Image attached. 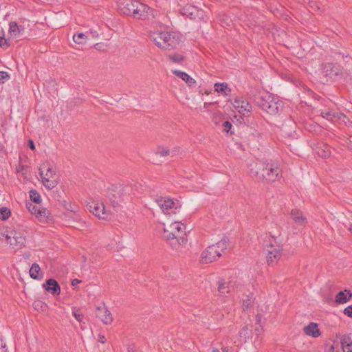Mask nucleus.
<instances>
[{
    "label": "nucleus",
    "mask_w": 352,
    "mask_h": 352,
    "mask_svg": "<svg viewBox=\"0 0 352 352\" xmlns=\"http://www.w3.org/2000/svg\"><path fill=\"white\" fill-rule=\"evenodd\" d=\"M27 208L28 209V210L33 214H34L35 216L37 214L39 209L41 208V207H38L36 205H34L31 203H28L27 204Z\"/></svg>",
    "instance_id": "35"
},
{
    "label": "nucleus",
    "mask_w": 352,
    "mask_h": 352,
    "mask_svg": "<svg viewBox=\"0 0 352 352\" xmlns=\"http://www.w3.org/2000/svg\"><path fill=\"white\" fill-rule=\"evenodd\" d=\"M282 248L277 244H268L266 245V258L268 265H274L282 256Z\"/></svg>",
    "instance_id": "8"
},
{
    "label": "nucleus",
    "mask_w": 352,
    "mask_h": 352,
    "mask_svg": "<svg viewBox=\"0 0 352 352\" xmlns=\"http://www.w3.org/2000/svg\"><path fill=\"white\" fill-rule=\"evenodd\" d=\"M98 342L104 344L107 342L106 338L104 335L100 334L98 336Z\"/></svg>",
    "instance_id": "45"
},
{
    "label": "nucleus",
    "mask_w": 352,
    "mask_h": 352,
    "mask_svg": "<svg viewBox=\"0 0 352 352\" xmlns=\"http://www.w3.org/2000/svg\"><path fill=\"white\" fill-rule=\"evenodd\" d=\"M223 352H232L231 349L229 347H225L223 349Z\"/></svg>",
    "instance_id": "48"
},
{
    "label": "nucleus",
    "mask_w": 352,
    "mask_h": 352,
    "mask_svg": "<svg viewBox=\"0 0 352 352\" xmlns=\"http://www.w3.org/2000/svg\"><path fill=\"white\" fill-rule=\"evenodd\" d=\"M327 66H328L329 67H331V64H329H329L327 65Z\"/></svg>",
    "instance_id": "54"
},
{
    "label": "nucleus",
    "mask_w": 352,
    "mask_h": 352,
    "mask_svg": "<svg viewBox=\"0 0 352 352\" xmlns=\"http://www.w3.org/2000/svg\"><path fill=\"white\" fill-rule=\"evenodd\" d=\"M324 352H338V351L336 350L333 344H327L324 347Z\"/></svg>",
    "instance_id": "38"
},
{
    "label": "nucleus",
    "mask_w": 352,
    "mask_h": 352,
    "mask_svg": "<svg viewBox=\"0 0 352 352\" xmlns=\"http://www.w3.org/2000/svg\"><path fill=\"white\" fill-rule=\"evenodd\" d=\"M211 103H208V102H205L204 103V107L206 108L207 107H208L209 104H210Z\"/></svg>",
    "instance_id": "52"
},
{
    "label": "nucleus",
    "mask_w": 352,
    "mask_h": 352,
    "mask_svg": "<svg viewBox=\"0 0 352 352\" xmlns=\"http://www.w3.org/2000/svg\"><path fill=\"white\" fill-rule=\"evenodd\" d=\"M40 270L41 268L39 265L37 263H33L30 270V277L33 279H37L38 278V272Z\"/></svg>",
    "instance_id": "31"
},
{
    "label": "nucleus",
    "mask_w": 352,
    "mask_h": 352,
    "mask_svg": "<svg viewBox=\"0 0 352 352\" xmlns=\"http://www.w3.org/2000/svg\"><path fill=\"white\" fill-rule=\"evenodd\" d=\"M351 296L350 291L340 292L336 296L335 302L338 304L345 303L350 300Z\"/></svg>",
    "instance_id": "23"
},
{
    "label": "nucleus",
    "mask_w": 352,
    "mask_h": 352,
    "mask_svg": "<svg viewBox=\"0 0 352 352\" xmlns=\"http://www.w3.org/2000/svg\"><path fill=\"white\" fill-rule=\"evenodd\" d=\"M341 346L344 352H352V337L344 335L341 338Z\"/></svg>",
    "instance_id": "22"
},
{
    "label": "nucleus",
    "mask_w": 352,
    "mask_h": 352,
    "mask_svg": "<svg viewBox=\"0 0 352 352\" xmlns=\"http://www.w3.org/2000/svg\"><path fill=\"white\" fill-rule=\"evenodd\" d=\"M25 28L19 23H9L8 36L15 42L22 39L25 35Z\"/></svg>",
    "instance_id": "12"
},
{
    "label": "nucleus",
    "mask_w": 352,
    "mask_h": 352,
    "mask_svg": "<svg viewBox=\"0 0 352 352\" xmlns=\"http://www.w3.org/2000/svg\"><path fill=\"white\" fill-rule=\"evenodd\" d=\"M233 106L243 116L252 111V105L243 98L236 97L234 100Z\"/></svg>",
    "instance_id": "13"
},
{
    "label": "nucleus",
    "mask_w": 352,
    "mask_h": 352,
    "mask_svg": "<svg viewBox=\"0 0 352 352\" xmlns=\"http://www.w3.org/2000/svg\"><path fill=\"white\" fill-rule=\"evenodd\" d=\"M45 289L52 295H59L60 293V287L58 282L52 278L48 279L43 285Z\"/></svg>",
    "instance_id": "17"
},
{
    "label": "nucleus",
    "mask_w": 352,
    "mask_h": 352,
    "mask_svg": "<svg viewBox=\"0 0 352 352\" xmlns=\"http://www.w3.org/2000/svg\"><path fill=\"white\" fill-rule=\"evenodd\" d=\"M316 151L322 158H327L331 155L330 147L325 144H321L320 146H318L316 148Z\"/></svg>",
    "instance_id": "24"
},
{
    "label": "nucleus",
    "mask_w": 352,
    "mask_h": 352,
    "mask_svg": "<svg viewBox=\"0 0 352 352\" xmlns=\"http://www.w3.org/2000/svg\"><path fill=\"white\" fill-rule=\"evenodd\" d=\"M89 209L95 216L100 219H107L109 218V214L102 203L92 201L89 205Z\"/></svg>",
    "instance_id": "10"
},
{
    "label": "nucleus",
    "mask_w": 352,
    "mask_h": 352,
    "mask_svg": "<svg viewBox=\"0 0 352 352\" xmlns=\"http://www.w3.org/2000/svg\"><path fill=\"white\" fill-rule=\"evenodd\" d=\"M10 78V76L6 72H0V83H3L6 79Z\"/></svg>",
    "instance_id": "39"
},
{
    "label": "nucleus",
    "mask_w": 352,
    "mask_h": 352,
    "mask_svg": "<svg viewBox=\"0 0 352 352\" xmlns=\"http://www.w3.org/2000/svg\"><path fill=\"white\" fill-rule=\"evenodd\" d=\"M97 316L105 324H110L113 321L111 311L105 306L97 308Z\"/></svg>",
    "instance_id": "18"
},
{
    "label": "nucleus",
    "mask_w": 352,
    "mask_h": 352,
    "mask_svg": "<svg viewBox=\"0 0 352 352\" xmlns=\"http://www.w3.org/2000/svg\"><path fill=\"white\" fill-rule=\"evenodd\" d=\"M135 3H138V1L121 0L119 2V9L124 14L131 15L133 16L136 7Z\"/></svg>",
    "instance_id": "14"
},
{
    "label": "nucleus",
    "mask_w": 352,
    "mask_h": 352,
    "mask_svg": "<svg viewBox=\"0 0 352 352\" xmlns=\"http://www.w3.org/2000/svg\"><path fill=\"white\" fill-rule=\"evenodd\" d=\"M221 22H224L225 21L228 20V17L227 16H223L222 19H219Z\"/></svg>",
    "instance_id": "49"
},
{
    "label": "nucleus",
    "mask_w": 352,
    "mask_h": 352,
    "mask_svg": "<svg viewBox=\"0 0 352 352\" xmlns=\"http://www.w3.org/2000/svg\"><path fill=\"white\" fill-rule=\"evenodd\" d=\"M6 239L8 243L12 248H21L25 243V239L23 235L16 231L12 230L8 233H2L0 232Z\"/></svg>",
    "instance_id": "7"
},
{
    "label": "nucleus",
    "mask_w": 352,
    "mask_h": 352,
    "mask_svg": "<svg viewBox=\"0 0 352 352\" xmlns=\"http://www.w3.org/2000/svg\"><path fill=\"white\" fill-rule=\"evenodd\" d=\"M320 115L322 118L332 122L339 120L344 121L345 118L343 113L335 110L323 109L321 111Z\"/></svg>",
    "instance_id": "15"
},
{
    "label": "nucleus",
    "mask_w": 352,
    "mask_h": 352,
    "mask_svg": "<svg viewBox=\"0 0 352 352\" xmlns=\"http://www.w3.org/2000/svg\"><path fill=\"white\" fill-rule=\"evenodd\" d=\"M155 203L162 210L163 213L166 214H170V213H175L177 207L173 199L164 197H158L155 199Z\"/></svg>",
    "instance_id": "9"
},
{
    "label": "nucleus",
    "mask_w": 352,
    "mask_h": 352,
    "mask_svg": "<svg viewBox=\"0 0 352 352\" xmlns=\"http://www.w3.org/2000/svg\"><path fill=\"white\" fill-rule=\"evenodd\" d=\"M172 73L175 74L176 76L179 77V78L182 79L184 81L186 82V83L189 86L192 87L194 86L196 83V81L194 78L190 77L188 74H186L184 72H182L180 70H173Z\"/></svg>",
    "instance_id": "21"
},
{
    "label": "nucleus",
    "mask_w": 352,
    "mask_h": 352,
    "mask_svg": "<svg viewBox=\"0 0 352 352\" xmlns=\"http://www.w3.org/2000/svg\"><path fill=\"white\" fill-rule=\"evenodd\" d=\"M0 352H8L7 346L2 338H0Z\"/></svg>",
    "instance_id": "41"
},
{
    "label": "nucleus",
    "mask_w": 352,
    "mask_h": 352,
    "mask_svg": "<svg viewBox=\"0 0 352 352\" xmlns=\"http://www.w3.org/2000/svg\"><path fill=\"white\" fill-rule=\"evenodd\" d=\"M252 298L250 296H248L246 298L243 300L242 307L244 311L248 310V309L252 305Z\"/></svg>",
    "instance_id": "36"
},
{
    "label": "nucleus",
    "mask_w": 352,
    "mask_h": 352,
    "mask_svg": "<svg viewBox=\"0 0 352 352\" xmlns=\"http://www.w3.org/2000/svg\"><path fill=\"white\" fill-rule=\"evenodd\" d=\"M217 289L220 296H226L234 289V283L231 280L219 279L217 283Z\"/></svg>",
    "instance_id": "16"
},
{
    "label": "nucleus",
    "mask_w": 352,
    "mask_h": 352,
    "mask_svg": "<svg viewBox=\"0 0 352 352\" xmlns=\"http://www.w3.org/2000/svg\"><path fill=\"white\" fill-rule=\"evenodd\" d=\"M189 15H190V19H195V18H193V17H192L193 12H190L189 13Z\"/></svg>",
    "instance_id": "51"
},
{
    "label": "nucleus",
    "mask_w": 352,
    "mask_h": 352,
    "mask_svg": "<svg viewBox=\"0 0 352 352\" xmlns=\"http://www.w3.org/2000/svg\"><path fill=\"white\" fill-rule=\"evenodd\" d=\"M186 226L178 221L172 223L168 228H164L163 237L175 250L186 243Z\"/></svg>",
    "instance_id": "3"
},
{
    "label": "nucleus",
    "mask_w": 352,
    "mask_h": 352,
    "mask_svg": "<svg viewBox=\"0 0 352 352\" xmlns=\"http://www.w3.org/2000/svg\"><path fill=\"white\" fill-rule=\"evenodd\" d=\"M87 36L83 33H79L73 36V40L76 43L83 44L87 41Z\"/></svg>",
    "instance_id": "32"
},
{
    "label": "nucleus",
    "mask_w": 352,
    "mask_h": 352,
    "mask_svg": "<svg viewBox=\"0 0 352 352\" xmlns=\"http://www.w3.org/2000/svg\"><path fill=\"white\" fill-rule=\"evenodd\" d=\"M30 197L35 204H40L41 201V195L36 190H31L30 191Z\"/></svg>",
    "instance_id": "33"
},
{
    "label": "nucleus",
    "mask_w": 352,
    "mask_h": 352,
    "mask_svg": "<svg viewBox=\"0 0 352 352\" xmlns=\"http://www.w3.org/2000/svg\"><path fill=\"white\" fill-rule=\"evenodd\" d=\"M73 316H74V318H76V320L77 321H78L79 322H82V320L84 318V316L82 314H80L78 309H76V307H74L73 308Z\"/></svg>",
    "instance_id": "37"
},
{
    "label": "nucleus",
    "mask_w": 352,
    "mask_h": 352,
    "mask_svg": "<svg viewBox=\"0 0 352 352\" xmlns=\"http://www.w3.org/2000/svg\"><path fill=\"white\" fill-rule=\"evenodd\" d=\"M28 146H29V147L30 148L31 150H34L35 149V146H34V143L33 140H30L28 141Z\"/></svg>",
    "instance_id": "46"
},
{
    "label": "nucleus",
    "mask_w": 352,
    "mask_h": 352,
    "mask_svg": "<svg viewBox=\"0 0 352 352\" xmlns=\"http://www.w3.org/2000/svg\"><path fill=\"white\" fill-rule=\"evenodd\" d=\"M257 105L269 114L275 115L283 110V102L269 92H262L255 98Z\"/></svg>",
    "instance_id": "5"
},
{
    "label": "nucleus",
    "mask_w": 352,
    "mask_h": 352,
    "mask_svg": "<svg viewBox=\"0 0 352 352\" xmlns=\"http://www.w3.org/2000/svg\"><path fill=\"white\" fill-rule=\"evenodd\" d=\"M250 174L258 179L274 182L281 177V169L274 162L260 163L250 168Z\"/></svg>",
    "instance_id": "2"
},
{
    "label": "nucleus",
    "mask_w": 352,
    "mask_h": 352,
    "mask_svg": "<svg viewBox=\"0 0 352 352\" xmlns=\"http://www.w3.org/2000/svg\"><path fill=\"white\" fill-rule=\"evenodd\" d=\"M50 211L45 208H41L36 215V217L43 223L48 222L50 219Z\"/></svg>",
    "instance_id": "27"
},
{
    "label": "nucleus",
    "mask_w": 352,
    "mask_h": 352,
    "mask_svg": "<svg viewBox=\"0 0 352 352\" xmlns=\"http://www.w3.org/2000/svg\"><path fill=\"white\" fill-rule=\"evenodd\" d=\"M80 282H81V280H80L76 278V279H74V280H72V285L73 286H76V285H77L78 283H80Z\"/></svg>",
    "instance_id": "47"
},
{
    "label": "nucleus",
    "mask_w": 352,
    "mask_h": 352,
    "mask_svg": "<svg viewBox=\"0 0 352 352\" xmlns=\"http://www.w3.org/2000/svg\"><path fill=\"white\" fill-rule=\"evenodd\" d=\"M135 11L134 12L133 18L139 20H149V16L153 15L150 13L151 8L145 4L135 3Z\"/></svg>",
    "instance_id": "11"
},
{
    "label": "nucleus",
    "mask_w": 352,
    "mask_h": 352,
    "mask_svg": "<svg viewBox=\"0 0 352 352\" xmlns=\"http://www.w3.org/2000/svg\"><path fill=\"white\" fill-rule=\"evenodd\" d=\"M39 175L43 184L48 189L55 188L58 184V176L52 168L48 167L45 173H43V168H40Z\"/></svg>",
    "instance_id": "6"
},
{
    "label": "nucleus",
    "mask_w": 352,
    "mask_h": 352,
    "mask_svg": "<svg viewBox=\"0 0 352 352\" xmlns=\"http://www.w3.org/2000/svg\"><path fill=\"white\" fill-rule=\"evenodd\" d=\"M349 230L351 231V232L352 233V225L350 226V228H349Z\"/></svg>",
    "instance_id": "53"
},
{
    "label": "nucleus",
    "mask_w": 352,
    "mask_h": 352,
    "mask_svg": "<svg viewBox=\"0 0 352 352\" xmlns=\"http://www.w3.org/2000/svg\"><path fill=\"white\" fill-rule=\"evenodd\" d=\"M167 58L169 61L177 64H182L185 59L182 54L178 53L169 54Z\"/></svg>",
    "instance_id": "28"
},
{
    "label": "nucleus",
    "mask_w": 352,
    "mask_h": 352,
    "mask_svg": "<svg viewBox=\"0 0 352 352\" xmlns=\"http://www.w3.org/2000/svg\"><path fill=\"white\" fill-rule=\"evenodd\" d=\"M215 91L220 93L224 96H228L231 93V89L228 87L226 82L215 83L214 85Z\"/></svg>",
    "instance_id": "25"
},
{
    "label": "nucleus",
    "mask_w": 352,
    "mask_h": 352,
    "mask_svg": "<svg viewBox=\"0 0 352 352\" xmlns=\"http://www.w3.org/2000/svg\"><path fill=\"white\" fill-rule=\"evenodd\" d=\"M229 240L228 238H223L215 244L208 246L201 254L199 261L204 264L211 263L221 257L228 249Z\"/></svg>",
    "instance_id": "4"
},
{
    "label": "nucleus",
    "mask_w": 352,
    "mask_h": 352,
    "mask_svg": "<svg viewBox=\"0 0 352 352\" xmlns=\"http://www.w3.org/2000/svg\"><path fill=\"white\" fill-rule=\"evenodd\" d=\"M303 330L307 336L315 338H318L321 334L318 324L315 322H310L307 326L304 327Z\"/></svg>",
    "instance_id": "20"
},
{
    "label": "nucleus",
    "mask_w": 352,
    "mask_h": 352,
    "mask_svg": "<svg viewBox=\"0 0 352 352\" xmlns=\"http://www.w3.org/2000/svg\"><path fill=\"white\" fill-rule=\"evenodd\" d=\"M309 7L311 8L312 9L315 10V9H320V7H319V5L317 2H315V1H310L309 2Z\"/></svg>",
    "instance_id": "44"
},
{
    "label": "nucleus",
    "mask_w": 352,
    "mask_h": 352,
    "mask_svg": "<svg viewBox=\"0 0 352 352\" xmlns=\"http://www.w3.org/2000/svg\"><path fill=\"white\" fill-rule=\"evenodd\" d=\"M12 41L13 39L8 35L7 38L4 35L0 36V47L3 50H7L10 46Z\"/></svg>",
    "instance_id": "30"
},
{
    "label": "nucleus",
    "mask_w": 352,
    "mask_h": 352,
    "mask_svg": "<svg viewBox=\"0 0 352 352\" xmlns=\"http://www.w3.org/2000/svg\"><path fill=\"white\" fill-rule=\"evenodd\" d=\"M223 131L228 133L232 128V124L229 121H226L223 123Z\"/></svg>",
    "instance_id": "40"
},
{
    "label": "nucleus",
    "mask_w": 352,
    "mask_h": 352,
    "mask_svg": "<svg viewBox=\"0 0 352 352\" xmlns=\"http://www.w3.org/2000/svg\"><path fill=\"white\" fill-rule=\"evenodd\" d=\"M244 336L245 338L249 337L248 328L247 326H244L241 331L240 332V336Z\"/></svg>",
    "instance_id": "42"
},
{
    "label": "nucleus",
    "mask_w": 352,
    "mask_h": 352,
    "mask_svg": "<svg viewBox=\"0 0 352 352\" xmlns=\"http://www.w3.org/2000/svg\"><path fill=\"white\" fill-rule=\"evenodd\" d=\"M107 197L113 207L117 206L121 199H123L119 192L116 193L113 190H108Z\"/></svg>",
    "instance_id": "26"
},
{
    "label": "nucleus",
    "mask_w": 352,
    "mask_h": 352,
    "mask_svg": "<svg viewBox=\"0 0 352 352\" xmlns=\"http://www.w3.org/2000/svg\"><path fill=\"white\" fill-rule=\"evenodd\" d=\"M156 154H157L162 157H165V156H168V155H170L171 157H173L175 155V151H170L167 148H165L163 146L157 147V148L156 150Z\"/></svg>",
    "instance_id": "29"
},
{
    "label": "nucleus",
    "mask_w": 352,
    "mask_h": 352,
    "mask_svg": "<svg viewBox=\"0 0 352 352\" xmlns=\"http://www.w3.org/2000/svg\"><path fill=\"white\" fill-rule=\"evenodd\" d=\"M149 36L159 48L166 51L177 49L184 41V36L176 31H156Z\"/></svg>",
    "instance_id": "1"
},
{
    "label": "nucleus",
    "mask_w": 352,
    "mask_h": 352,
    "mask_svg": "<svg viewBox=\"0 0 352 352\" xmlns=\"http://www.w3.org/2000/svg\"><path fill=\"white\" fill-rule=\"evenodd\" d=\"M11 214L10 210L7 208H0V219L6 220Z\"/></svg>",
    "instance_id": "34"
},
{
    "label": "nucleus",
    "mask_w": 352,
    "mask_h": 352,
    "mask_svg": "<svg viewBox=\"0 0 352 352\" xmlns=\"http://www.w3.org/2000/svg\"><path fill=\"white\" fill-rule=\"evenodd\" d=\"M211 352H220V351L218 349L213 347L211 349Z\"/></svg>",
    "instance_id": "50"
},
{
    "label": "nucleus",
    "mask_w": 352,
    "mask_h": 352,
    "mask_svg": "<svg viewBox=\"0 0 352 352\" xmlns=\"http://www.w3.org/2000/svg\"><path fill=\"white\" fill-rule=\"evenodd\" d=\"M344 314L347 316L352 317V305L346 307L344 310Z\"/></svg>",
    "instance_id": "43"
},
{
    "label": "nucleus",
    "mask_w": 352,
    "mask_h": 352,
    "mask_svg": "<svg viewBox=\"0 0 352 352\" xmlns=\"http://www.w3.org/2000/svg\"><path fill=\"white\" fill-rule=\"evenodd\" d=\"M290 214L292 219L297 225L304 226L307 224V219L303 214V212L300 210L293 209Z\"/></svg>",
    "instance_id": "19"
}]
</instances>
